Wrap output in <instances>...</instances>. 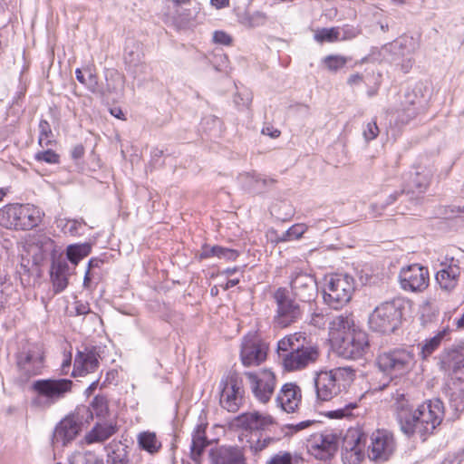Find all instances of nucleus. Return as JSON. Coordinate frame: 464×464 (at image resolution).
Wrapping results in <instances>:
<instances>
[{
    "label": "nucleus",
    "instance_id": "f257e3e1",
    "mask_svg": "<svg viewBox=\"0 0 464 464\" xmlns=\"http://www.w3.org/2000/svg\"><path fill=\"white\" fill-rule=\"evenodd\" d=\"M396 415L401 430L410 436L413 433L425 437L433 432L443 418V404L439 399L420 405L416 410L409 404L403 393H396Z\"/></svg>",
    "mask_w": 464,
    "mask_h": 464
},
{
    "label": "nucleus",
    "instance_id": "f03ea898",
    "mask_svg": "<svg viewBox=\"0 0 464 464\" xmlns=\"http://www.w3.org/2000/svg\"><path fill=\"white\" fill-rule=\"evenodd\" d=\"M438 364L444 372H451L455 379L450 388L449 401L456 411L464 409V342L445 348L437 357Z\"/></svg>",
    "mask_w": 464,
    "mask_h": 464
},
{
    "label": "nucleus",
    "instance_id": "7ed1b4c3",
    "mask_svg": "<svg viewBox=\"0 0 464 464\" xmlns=\"http://www.w3.org/2000/svg\"><path fill=\"white\" fill-rule=\"evenodd\" d=\"M375 364L388 378V382L380 387L382 390L390 382L401 378L411 371L415 364L414 353L411 349L404 347L380 351L376 356Z\"/></svg>",
    "mask_w": 464,
    "mask_h": 464
},
{
    "label": "nucleus",
    "instance_id": "20e7f679",
    "mask_svg": "<svg viewBox=\"0 0 464 464\" xmlns=\"http://www.w3.org/2000/svg\"><path fill=\"white\" fill-rule=\"evenodd\" d=\"M355 372L349 367H338L315 373L314 383L316 398L329 401L344 391L354 380Z\"/></svg>",
    "mask_w": 464,
    "mask_h": 464
},
{
    "label": "nucleus",
    "instance_id": "39448f33",
    "mask_svg": "<svg viewBox=\"0 0 464 464\" xmlns=\"http://www.w3.org/2000/svg\"><path fill=\"white\" fill-rule=\"evenodd\" d=\"M73 382L65 378H47L34 381L31 391L34 393L32 405L49 409L72 392Z\"/></svg>",
    "mask_w": 464,
    "mask_h": 464
},
{
    "label": "nucleus",
    "instance_id": "423d86ee",
    "mask_svg": "<svg viewBox=\"0 0 464 464\" xmlns=\"http://www.w3.org/2000/svg\"><path fill=\"white\" fill-rule=\"evenodd\" d=\"M41 221L40 210L29 204H7L0 209V226L7 229L29 230Z\"/></svg>",
    "mask_w": 464,
    "mask_h": 464
},
{
    "label": "nucleus",
    "instance_id": "0eeeda50",
    "mask_svg": "<svg viewBox=\"0 0 464 464\" xmlns=\"http://www.w3.org/2000/svg\"><path fill=\"white\" fill-rule=\"evenodd\" d=\"M92 420V411L86 405H79L64 417L55 427L53 434V444L65 446L72 441L82 427Z\"/></svg>",
    "mask_w": 464,
    "mask_h": 464
},
{
    "label": "nucleus",
    "instance_id": "6e6552de",
    "mask_svg": "<svg viewBox=\"0 0 464 464\" xmlns=\"http://www.w3.org/2000/svg\"><path fill=\"white\" fill-rule=\"evenodd\" d=\"M403 309L404 304L401 299L382 303L369 317L370 328L382 334L393 333L401 324Z\"/></svg>",
    "mask_w": 464,
    "mask_h": 464
},
{
    "label": "nucleus",
    "instance_id": "1a4fd4ad",
    "mask_svg": "<svg viewBox=\"0 0 464 464\" xmlns=\"http://www.w3.org/2000/svg\"><path fill=\"white\" fill-rule=\"evenodd\" d=\"M354 291L353 278L348 275L334 274L325 277L324 300L334 309L345 305Z\"/></svg>",
    "mask_w": 464,
    "mask_h": 464
},
{
    "label": "nucleus",
    "instance_id": "9d476101",
    "mask_svg": "<svg viewBox=\"0 0 464 464\" xmlns=\"http://www.w3.org/2000/svg\"><path fill=\"white\" fill-rule=\"evenodd\" d=\"M418 48V44L412 36L402 35L396 40L384 44L381 53L391 62L401 66L403 72H408L414 63L412 54Z\"/></svg>",
    "mask_w": 464,
    "mask_h": 464
},
{
    "label": "nucleus",
    "instance_id": "9b49d317",
    "mask_svg": "<svg viewBox=\"0 0 464 464\" xmlns=\"http://www.w3.org/2000/svg\"><path fill=\"white\" fill-rule=\"evenodd\" d=\"M220 406L229 412H237L243 405L245 390L242 378L237 372H229L219 383Z\"/></svg>",
    "mask_w": 464,
    "mask_h": 464
},
{
    "label": "nucleus",
    "instance_id": "f8f14e48",
    "mask_svg": "<svg viewBox=\"0 0 464 464\" xmlns=\"http://www.w3.org/2000/svg\"><path fill=\"white\" fill-rule=\"evenodd\" d=\"M320 357V350L317 345L310 343L307 339H303L299 345H295L294 351L282 353V365L287 372L300 371L315 363Z\"/></svg>",
    "mask_w": 464,
    "mask_h": 464
},
{
    "label": "nucleus",
    "instance_id": "ddd939ff",
    "mask_svg": "<svg viewBox=\"0 0 464 464\" xmlns=\"http://www.w3.org/2000/svg\"><path fill=\"white\" fill-rule=\"evenodd\" d=\"M333 347L338 356L356 360L362 358L369 349L368 334L362 329L352 330L345 337L337 341Z\"/></svg>",
    "mask_w": 464,
    "mask_h": 464
},
{
    "label": "nucleus",
    "instance_id": "4468645a",
    "mask_svg": "<svg viewBox=\"0 0 464 464\" xmlns=\"http://www.w3.org/2000/svg\"><path fill=\"white\" fill-rule=\"evenodd\" d=\"M276 303V314L274 323L280 328H285L297 322L302 316V309L287 294L285 287H279L274 294Z\"/></svg>",
    "mask_w": 464,
    "mask_h": 464
},
{
    "label": "nucleus",
    "instance_id": "2eb2a0df",
    "mask_svg": "<svg viewBox=\"0 0 464 464\" xmlns=\"http://www.w3.org/2000/svg\"><path fill=\"white\" fill-rule=\"evenodd\" d=\"M340 437L332 430H325L320 433L312 434L306 440V450L308 453L317 459H330L336 453L339 446Z\"/></svg>",
    "mask_w": 464,
    "mask_h": 464
},
{
    "label": "nucleus",
    "instance_id": "dca6fc26",
    "mask_svg": "<svg viewBox=\"0 0 464 464\" xmlns=\"http://www.w3.org/2000/svg\"><path fill=\"white\" fill-rule=\"evenodd\" d=\"M367 436L359 429H350L343 439L342 459L344 464H359L364 458Z\"/></svg>",
    "mask_w": 464,
    "mask_h": 464
},
{
    "label": "nucleus",
    "instance_id": "f3484780",
    "mask_svg": "<svg viewBox=\"0 0 464 464\" xmlns=\"http://www.w3.org/2000/svg\"><path fill=\"white\" fill-rule=\"evenodd\" d=\"M290 287L294 297L304 303L314 301L318 294L317 282L314 276L299 269L292 272Z\"/></svg>",
    "mask_w": 464,
    "mask_h": 464
},
{
    "label": "nucleus",
    "instance_id": "a211bd4d",
    "mask_svg": "<svg viewBox=\"0 0 464 464\" xmlns=\"http://www.w3.org/2000/svg\"><path fill=\"white\" fill-rule=\"evenodd\" d=\"M395 450V440L390 431L377 430L370 436L367 447L368 458L373 461L383 462L389 459Z\"/></svg>",
    "mask_w": 464,
    "mask_h": 464
},
{
    "label": "nucleus",
    "instance_id": "6ab92c4d",
    "mask_svg": "<svg viewBox=\"0 0 464 464\" xmlns=\"http://www.w3.org/2000/svg\"><path fill=\"white\" fill-rule=\"evenodd\" d=\"M20 384L26 383L32 377L42 372L44 369V357L38 349L24 350L17 355L16 360Z\"/></svg>",
    "mask_w": 464,
    "mask_h": 464
},
{
    "label": "nucleus",
    "instance_id": "aec40b11",
    "mask_svg": "<svg viewBox=\"0 0 464 464\" xmlns=\"http://www.w3.org/2000/svg\"><path fill=\"white\" fill-rule=\"evenodd\" d=\"M399 279L403 290L422 292L429 285L430 276L427 267L419 264H412L401 269Z\"/></svg>",
    "mask_w": 464,
    "mask_h": 464
},
{
    "label": "nucleus",
    "instance_id": "412c9836",
    "mask_svg": "<svg viewBox=\"0 0 464 464\" xmlns=\"http://www.w3.org/2000/svg\"><path fill=\"white\" fill-rule=\"evenodd\" d=\"M254 396L263 403L267 402L274 393L276 375L270 370L246 372Z\"/></svg>",
    "mask_w": 464,
    "mask_h": 464
},
{
    "label": "nucleus",
    "instance_id": "4be33fe9",
    "mask_svg": "<svg viewBox=\"0 0 464 464\" xmlns=\"http://www.w3.org/2000/svg\"><path fill=\"white\" fill-rule=\"evenodd\" d=\"M240 357L246 367L259 365L266 358V346L256 335H247L243 339Z\"/></svg>",
    "mask_w": 464,
    "mask_h": 464
},
{
    "label": "nucleus",
    "instance_id": "5701e85b",
    "mask_svg": "<svg viewBox=\"0 0 464 464\" xmlns=\"http://www.w3.org/2000/svg\"><path fill=\"white\" fill-rule=\"evenodd\" d=\"M440 266L441 268L436 273L435 279L441 289L450 292L457 286L460 276L459 260L445 256Z\"/></svg>",
    "mask_w": 464,
    "mask_h": 464
},
{
    "label": "nucleus",
    "instance_id": "b1692460",
    "mask_svg": "<svg viewBox=\"0 0 464 464\" xmlns=\"http://www.w3.org/2000/svg\"><path fill=\"white\" fill-rule=\"evenodd\" d=\"M210 464H246L244 449L238 446L222 445L208 453Z\"/></svg>",
    "mask_w": 464,
    "mask_h": 464
},
{
    "label": "nucleus",
    "instance_id": "393cba45",
    "mask_svg": "<svg viewBox=\"0 0 464 464\" xmlns=\"http://www.w3.org/2000/svg\"><path fill=\"white\" fill-rule=\"evenodd\" d=\"M143 53L139 43L130 41L125 46L124 63L126 70L133 78L146 73L147 66L143 62Z\"/></svg>",
    "mask_w": 464,
    "mask_h": 464
},
{
    "label": "nucleus",
    "instance_id": "a878e982",
    "mask_svg": "<svg viewBox=\"0 0 464 464\" xmlns=\"http://www.w3.org/2000/svg\"><path fill=\"white\" fill-rule=\"evenodd\" d=\"M302 399L300 387L293 382L282 386L276 396V402L285 412H295Z\"/></svg>",
    "mask_w": 464,
    "mask_h": 464
},
{
    "label": "nucleus",
    "instance_id": "bb28decb",
    "mask_svg": "<svg viewBox=\"0 0 464 464\" xmlns=\"http://www.w3.org/2000/svg\"><path fill=\"white\" fill-rule=\"evenodd\" d=\"M99 367L98 353L94 347L79 351L74 358L73 376H83Z\"/></svg>",
    "mask_w": 464,
    "mask_h": 464
},
{
    "label": "nucleus",
    "instance_id": "cd10ccee",
    "mask_svg": "<svg viewBox=\"0 0 464 464\" xmlns=\"http://www.w3.org/2000/svg\"><path fill=\"white\" fill-rule=\"evenodd\" d=\"M357 329L359 327L355 325L352 314L344 313L334 316L329 323V335L332 344L345 337L348 333L352 334V330Z\"/></svg>",
    "mask_w": 464,
    "mask_h": 464
},
{
    "label": "nucleus",
    "instance_id": "c85d7f7f",
    "mask_svg": "<svg viewBox=\"0 0 464 464\" xmlns=\"http://www.w3.org/2000/svg\"><path fill=\"white\" fill-rule=\"evenodd\" d=\"M237 425L246 430H263L273 424V419L269 415H262L258 412L243 413L237 417Z\"/></svg>",
    "mask_w": 464,
    "mask_h": 464
},
{
    "label": "nucleus",
    "instance_id": "c756f323",
    "mask_svg": "<svg viewBox=\"0 0 464 464\" xmlns=\"http://www.w3.org/2000/svg\"><path fill=\"white\" fill-rule=\"evenodd\" d=\"M207 426L208 423L200 422L196 426L192 432L190 458L198 464H201V456L206 447L209 444V440L206 434Z\"/></svg>",
    "mask_w": 464,
    "mask_h": 464
},
{
    "label": "nucleus",
    "instance_id": "7c9ffc66",
    "mask_svg": "<svg viewBox=\"0 0 464 464\" xmlns=\"http://www.w3.org/2000/svg\"><path fill=\"white\" fill-rule=\"evenodd\" d=\"M239 180L246 190L252 194H261L276 183V179L264 178L256 173H244L239 176Z\"/></svg>",
    "mask_w": 464,
    "mask_h": 464
},
{
    "label": "nucleus",
    "instance_id": "2f4dec72",
    "mask_svg": "<svg viewBox=\"0 0 464 464\" xmlns=\"http://www.w3.org/2000/svg\"><path fill=\"white\" fill-rule=\"evenodd\" d=\"M118 430L115 423H96L94 427L86 433L84 440L87 444L102 443L114 435Z\"/></svg>",
    "mask_w": 464,
    "mask_h": 464
},
{
    "label": "nucleus",
    "instance_id": "473e14b6",
    "mask_svg": "<svg viewBox=\"0 0 464 464\" xmlns=\"http://www.w3.org/2000/svg\"><path fill=\"white\" fill-rule=\"evenodd\" d=\"M68 265L65 261L53 262L51 280L55 294L63 292L68 285Z\"/></svg>",
    "mask_w": 464,
    "mask_h": 464
},
{
    "label": "nucleus",
    "instance_id": "72a5a7b5",
    "mask_svg": "<svg viewBox=\"0 0 464 464\" xmlns=\"http://www.w3.org/2000/svg\"><path fill=\"white\" fill-rule=\"evenodd\" d=\"M32 247L35 249V255H38L41 260L53 256L55 252L54 241L44 234L37 235L33 238Z\"/></svg>",
    "mask_w": 464,
    "mask_h": 464
},
{
    "label": "nucleus",
    "instance_id": "f704fd0d",
    "mask_svg": "<svg viewBox=\"0 0 464 464\" xmlns=\"http://www.w3.org/2000/svg\"><path fill=\"white\" fill-rule=\"evenodd\" d=\"M420 101L416 94L407 93L405 95V101L401 102V109L398 111V121L402 124H406L413 119L418 114L416 105Z\"/></svg>",
    "mask_w": 464,
    "mask_h": 464
},
{
    "label": "nucleus",
    "instance_id": "c9c22d12",
    "mask_svg": "<svg viewBox=\"0 0 464 464\" xmlns=\"http://www.w3.org/2000/svg\"><path fill=\"white\" fill-rule=\"evenodd\" d=\"M450 331L448 328L439 331L433 337L426 339L422 344H420V356L426 360L435 351L439 349L442 342L450 335Z\"/></svg>",
    "mask_w": 464,
    "mask_h": 464
},
{
    "label": "nucleus",
    "instance_id": "e433bc0d",
    "mask_svg": "<svg viewBox=\"0 0 464 464\" xmlns=\"http://www.w3.org/2000/svg\"><path fill=\"white\" fill-rule=\"evenodd\" d=\"M75 76L77 81L86 86L90 92L92 93L100 92L98 77L93 69L91 67L78 68L75 70Z\"/></svg>",
    "mask_w": 464,
    "mask_h": 464
},
{
    "label": "nucleus",
    "instance_id": "4c0bfd02",
    "mask_svg": "<svg viewBox=\"0 0 464 464\" xmlns=\"http://www.w3.org/2000/svg\"><path fill=\"white\" fill-rule=\"evenodd\" d=\"M305 335L303 333H295L294 334H290L285 336L277 343V353L278 357L282 361V353H290V351H294L295 349V345H299L300 343L303 342V339H305Z\"/></svg>",
    "mask_w": 464,
    "mask_h": 464
},
{
    "label": "nucleus",
    "instance_id": "58836bf2",
    "mask_svg": "<svg viewBox=\"0 0 464 464\" xmlns=\"http://www.w3.org/2000/svg\"><path fill=\"white\" fill-rule=\"evenodd\" d=\"M139 446L150 454H154L161 448V442L158 440L156 434L151 431H143L138 435Z\"/></svg>",
    "mask_w": 464,
    "mask_h": 464
},
{
    "label": "nucleus",
    "instance_id": "ea45409f",
    "mask_svg": "<svg viewBox=\"0 0 464 464\" xmlns=\"http://www.w3.org/2000/svg\"><path fill=\"white\" fill-rule=\"evenodd\" d=\"M92 251V245L89 243L73 244L67 246L66 256L68 260L77 265L80 260L89 256Z\"/></svg>",
    "mask_w": 464,
    "mask_h": 464
},
{
    "label": "nucleus",
    "instance_id": "a19ab883",
    "mask_svg": "<svg viewBox=\"0 0 464 464\" xmlns=\"http://www.w3.org/2000/svg\"><path fill=\"white\" fill-rule=\"evenodd\" d=\"M39 136L38 145L44 149L56 144L50 123L46 120H41L38 125Z\"/></svg>",
    "mask_w": 464,
    "mask_h": 464
},
{
    "label": "nucleus",
    "instance_id": "79ce46f5",
    "mask_svg": "<svg viewBox=\"0 0 464 464\" xmlns=\"http://www.w3.org/2000/svg\"><path fill=\"white\" fill-rule=\"evenodd\" d=\"M430 175L425 169H416L410 175L409 187L410 188H416L422 192L429 186Z\"/></svg>",
    "mask_w": 464,
    "mask_h": 464
},
{
    "label": "nucleus",
    "instance_id": "37998d69",
    "mask_svg": "<svg viewBox=\"0 0 464 464\" xmlns=\"http://www.w3.org/2000/svg\"><path fill=\"white\" fill-rule=\"evenodd\" d=\"M267 21V15L266 13L261 11H256L254 13H246L240 17V24L249 27L255 28L263 26Z\"/></svg>",
    "mask_w": 464,
    "mask_h": 464
},
{
    "label": "nucleus",
    "instance_id": "c03bdc74",
    "mask_svg": "<svg viewBox=\"0 0 464 464\" xmlns=\"http://www.w3.org/2000/svg\"><path fill=\"white\" fill-rule=\"evenodd\" d=\"M314 40L322 44L324 43H334L340 40L338 27L320 28L314 31Z\"/></svg>",
    "mask_w": 464,
    "mask_h": 464
},
{
    "label": "nucleus",
    "instance_id": "a18cd8bd",
    "mask_svg": "<svg viewBox=\"0 0 464 464\" xmlns=\"http://www.w3.org/2000/svg\"><path fill=\"white\" fill-rule=\"evenodd\" d=\"M88 407L92 411V416L97 418L105 419L109 414V403L104 395H96Z\"/></svg>",
    "mask_w": 464,
    "mask_h": 464
},
{
    "label": "nucleus",
    "instance_id": "49530a36",
    "mask_svg": "<svg viewBox=\"0 0 464 464\" xmlns=\"http://www.w3.org/2000/svg\"><path fill=\"white\" fill-rule=\"evenodd\" d=\"M106 90L109 93L121 89L124 83V76L116 70H109L106 73Z\"/></svg>",
    "mask_w": 464,
    "mask_h": 464
},
{
    "label": "nucleus",
    "instance_id": "de8ad7c7",
    "mask_svg": "<svg viewBox=\"0 0 464 464\" xmlns=\"http://www.w3.org/2000/svg\"><path fill=\"white\" fill-rule=\"evenodd\" d=\"M323 63L328 71L336 72L345 66L347 58L338 54H330L323 59Z\"/></svg>",
    "mask_w": 464,
    "mask_h": 464
},
{
    "label": "nucleus",
    "instance_id": "09e8293b",
    "mask_svg": "<svg viewBox=\"0 0 464 464\" xmlns=\"http://www.w3.org/2000/svg\"><path fill=\"white\" fill-rule=\"evenodd\" d=\"M107 464H130L128 451L125 448L118 446L107 455Z\"/></svg>",
    "mask_w": 464,
    "mask_h": 464
},
{
    "label": "nucleus",
    "instance_id": "8fccbe9b",
    "mask_svg": "<svg viewBox=\"0 0 464 464\" xmlns=\"http://www.w3.org/2000/svg\"><path fill=\"white\" fill-rule=\"evenodd\" d=\"M34 160L38 162H45L48 164H59L60 155L56 153L52 147H45L34 155Z\"/></svg>",
    "mask_w": 464,
    "mask_h": 464
},
{
    "label": "nucleus",
    "instance_id": "3c124183",
    "mask_svg": "<svg viewBox=\"0 0 464 464\" xmlns=\"http://www.w3.org/2000/svg\"><path fill=\"white\" fill-rule=\"evenodd\" d=\"M306 228L304 224H295L285 231L279 237L278 240L282 242L298 239L305 232Z\"/></svg>",
    "mask_w": 464,
    "mask_h": 464
},
{
    "label": "nucleus",
    "instance_id": "603ef678",
    "mask_svg": "<svg viewBox=\"0 0 464 464\" xmlns=\"http://www.w3.org/2000/svg\"><path fill=\"white\" fill-rule=\"evenodd\" d=\"M84 224L85 222L83 219H65L61 220L59 226L62 227L64 233L70 234L71 236H76L80 234L79 228Z\"/></svg>",
    "mask_w": 464,
    "mask_h": 464
},
{
    "label": "nucleus",
    "instance_id": "864d4df0",
    "mask_svg": "<svg viewBox=\"0 0 464 464\" xmlns=\"http://www.w3.org/2000/svg\"><path fill=\"white\" fill-rule=\"evenodd\" d=\"M356 408H357V403L351 402V403L346 404L343 408L330 411L329 416L332 418H338V419H341L343 417H350L353 415V412H352L353 410H354Z\"/></svg>",
    "mask_w": 464,
    "mask_h": 464
},
{
    "label": "nucleus",
    "instance_id": "5fc2aeb1",
    "mask_svg": "<svg viewBox=\"0 0 464 464\" xmlns=\"http://www.w3.org/2000/svg\"><path fill=\"white\" fill-rule=\"evenodd\" d=\"M220 246L215 245V246H209V245H203L199 253V259H208L210 257H218L219 253Z\"/></svg>",
    "mask_w": 464,
    "mask_h": 464
},
{
    "label": "nucleus",
    "instance_id": "6e6d98bb",
    "mask_svg": "<svg viewBox=\"0 0 464 464\" xmlns=\"http://www.w3.org/2000/svg\"><path fill=\"white\" fill-rule=\"evenodd\" d=\"M266 464H293V457L290 452H279L271 457Z\"/></svg>",
    "mask_w": 464,
    "mask_h": 464
},
{
    "label": "nucleus",
    "instance_id": "4d7b16f0",
    "mask_svg": "<svg viewBox=\"0 0 464 464\" xmlns=\"http://www.w3.org/2000/svg\"><path fill=\"white\" fill-rule=\"evenodd\" d=\"M363 137L365 140L370 141L374 140L379 134V128L375 121L368 122L363 130Z\"/></svg>",
    "mask_w": 464,
    "mask_h": 464
},
{
    "label": "nucleus",
    "instance_id": "13d9d810",
    "mask_svg": "<svg viewBox=\"0 0 464 464\" xmlns=\"http://www.w3.org/2000/svg\"><path fill=\"white\" fill-rule=\"evenodd\" d=\"M239 256V252L236 249L224 247L220 246L218 258L225 259L227 261H234Z\"/></svg>",
    "mask_w": 464,
    "mask_h": 464
},
{
    "label": "nucleus",
    "instance_id": "bf43d9fd",
    "mask_svg": "<svg viewBox=\"0 0 464 464\" xmlns=\"http://www.w3.org/2000/svg\"><path fill=\"white\" fill-rule=\"evenodd\" d=\"M213 41L216 44H223V45H229L232 43V38L226 32L216 31L213 34Z\"/></svg>",
    "mask_w": 464,
    "mask_h": 464
},
{
    "label": "nucleus",
    "instance_id": "052dcab7",
    "mask_svg": "<svg viewBox=\"0 0 464 464\" xmlns=\"http://www.w3.org/2000/svg\"><path fill=\"white\" fill-rule=\"evenodd\" d=\"M404 193V189L401 191H395L394 193H392L388 196V198L385 202L382 203H375L372 205V210H374L376 208L380 207L381 208H383L384 207L392 204L395 202L399 196L402 195Z\"/></svg>",
    "mask_w": 464,
    "mask_h": 464
},
{
    "label": "nucleus",
    "instance_id": "680f3d73",
    "mask_svg": "<svg viewBox=\"0 0 464 464\" xmlns=\"http://www.w3.org/2000/svg\"><path fill=\"white\" fill-rule=\"evenodd\" d=\"M272 441V439L270 437H266L264 439L258 438L256 442L252 443L251 449L256 452L262 451L264 449H266L270 442Z\"/></svg>",
    "mask_w": 464,
    "mask_h": 464
},
{
    "label": "nucleus",
    "instance_id": "e2e57ef3",
    "mask_svg": "<svg viewBox=\"0 0 464 464\" xmlns=\"http://www.w3.org/2000/svg\"><path fill=\"white\" fill-rule=\"evenodd\" d=\"M310 323L315 327L323 328L326 324V319L324 314H313Z\"/></svg>",
    "mask_w": 464,
    "mask_h": 464
},
{
    "label": "nucleus",
    "instance_id": "0e129e2a",
    "mask_svg": "<svg viewBox=\"0 0 464 464\" xmlns=\"http://www.w3.org/2000/svg\"><path fill=\"white\" fill-rule=\"evenodd\" d=\"M363 77L361 73H353L347 79V84L350 86L358 85L362 82Z\"/></svg>",
    "mask_w": 464,
    "mask_h": 464
},
{
    "label": "nucleus",
    "instance_id": "69168bd1",
    "mask_svg": "<svg viewBox=\"0 0 464 464\" xmlns=\"http://www.w3.org/2000/svg\"><path fill=\"white\" fill-rule=\"evenodd\" d=\"M72 158L74 160H79L82 158L84 155V148L82 145L79 144L73 147L71 151Z\"/></svg>",
    "mask_w": 464,
    "mask_h": 464
},
{
    "label": "nucleus",
    "instance_id": "338daca9",
    "mask_svg": "<svg viewBox=\"0 0 464 464\" xmlns=\"http://www.w3.org/2000/svg\"><path fill=\"white\" fill-rule=\"evenodd\" d=\"M75 310L78 315L87 314L91 312L89 304L82 303H76Z\"/></svg>",
    "mask_w": 464,
    "mask_h": 464
},
{
    "label": "nucleus",
    "instance_id": "774afa93",
    "mask_svg": "<svg viewBox=\"0 0 464 464\" xmlns=\"http://www.w3.org/2000/svg\"><path fill=\"white\" fill-rule=\"evenodd\" d=\"M343 36L341 38L340 37V40H346V39H352V38H354L358 32L355 28H349V27H344L343 29Z\"/></svg>",
    "mask_w": 464,
    "mask_h": 464
}]
</instances>
